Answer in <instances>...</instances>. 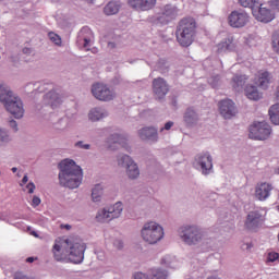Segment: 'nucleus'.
<instances>
[{
  "instance_id": "26",
  "label": "nucleus",
  "mask_w": 279,
  "mask_h": 279,
  "mask_svg": "<svg viewBox=\"0 0 279 279\" xmlns=\"http://www.w3.org/2000/svg\"><path fill=\"white\" fill-rule=\"evenodd\" d=\"M245 95L247 99H251L253 101H258V99L263 97V94L258 92V88L256 86H246Z\"/></svg>"
},
{
  "instance_id": "21",
  "label": "nucleus",
  "mask_w": 279,
  "mask_h": 279,
  "mask_svg": "<svg viewBox=\"0 0 279 279\" xmlns=\"http://www.w3.org/2000/svg\"><path fill=\"white\" fill-rule=\"evenodd\" d=\"M107 143H108L109 149L114 150V149H119V147H125L126 140L121 135L114 134L108 138Z\"/></svg>"
},
{
  "instance_id": "33",
  "label": "nucleus",
  "mask_w": 279,
  "mask_h": 279,
  "mask_svg": "<svg viewBox=\"0 0 279 279\" xmlns=\"http://www.w3.org/2000/svg\"><path fill=\"white\" fill-rule=\"evenodd\" d=\"M47 99H50L51 108H56L57 106H60L61 99L60 95H58L56 92H50L46 95Z\"/></svg>"
},
{
  "instance_id": "36",
  "label": "nucleus",
  "mask_w": 279,
  "mask_h": 279,
  "mask_svg": "<svg viewBox=\"0 0 279 279\" xmlns=\"http://www.w3.org/2000/svg\"><path fill=\"white\" fill-rule=\"evenodd\" d=\"M48 37L50 38L51 43H54L58 47L62 45V38L60 37V35L51 32L48 34Z\"/></svg>"
},
{
  "instance_id": "38",
  "label": "nucleus",
  "mask_w": 279,
  "mask_h": 279,
  "mask_svg": "<svg viewBox=\"0 0 279 279\" xmlns=\"http://www.w3.org/2000/svg\"><path fill=\"white\" fill-rule=\"evenodd\" d=\"M10 141V135L3 129H0V145L8 143Z\"/></svg>"
},
{
  "instance_id": "18",
  "label": "nucleus",
  "mask_w": 279,
  "mask_h": 279,
  "mask_svg": "<svg viewBox=\"0 0 279 279\" xmlns=\"http://www.w3.org/2000/svg\"><path fill=\"white\" fill-rule=\"evenodd\" d=\"M220 114L223 119H232L236 114V107H234V101L226 99L219 102Z\"/></svg>"
},
{
  "instance_id": "49",
  "label": "nucleus",
  "mask_w": 279,
  "mask_h": 279,
  "mask_svg": "<svg viewBox=\"0 0 279 279\" xmlns=\"http://www.w3.org/2000/svg\"><path fill=\"white\" fill-rule=\"evenodd\" d=\"M38 258H34V257H28L26 258V263H34L35 260H37Z\"/></svg>"
},
{
  "instance_id": "20",
  "label": "nucleus",
  "mask_w": 279,
  "mask_h": 279,
  "mask_svg": "<svg viewBox=\"0 0 279 279\" xmlns=\"http://www.w3.org/2000/svg\"><path fill=\"white\" fill-rule=\"evenodd\" d=\"M138 136L142 141H151L153 143H156V141H158V131L154 128H144L140 130Z\"/></svg>"
},
{
  "instance_id": "9",
  "label": "nucleus",
  "mask_w": 279,
  "mask_h": 279,
  "mask_svg": "<svg viewBox=\"0 0 279 279\" xmlns=\"http://www.w3.org/2000/svg\"><path fill=\"white\" fill-rule=\"evenodd\" d=\"M118 165L120 167H126V173L131 180H136V178L141 175L138 166L128 155H123L122 157L118 158Z\"/></svg>"
},
{
  "instance_id": "45",
  "label": "nucleus",
  "mask_w": 279,
  "mask_h": 279,
  "mask_svg": "<svg viewBox=\"0 0 279 279\" xmlns=\"http://www.w3.org/2000/svg\"><path fill=\"white\" fill-rule=\"evenodd\" d=\"M27 182H29V178L27 177V174H25L22 179L21 186H23V184H27Z\"/></svg>"
},
{
  "instance_id": "54",
  "label": "nucleus",
  "mask_w": 279,
  "mask_h": 279,
  "mask_svg": "<svg viewBox=\"0 0 279 279\" xmlns=\"http://www.w3.org/2000/svg\"><path fill=\"white\" fill-rule=\"evenodd\" d=\"M252 247V244H246V250H250Z\"/></svg>"
},
{
  "instance_id": "16",
  "label": "nucleus",
  "mask_w": 279,
  "mask_h": 279,
  "mask_svg": "<svg viewBox=\"0 0 279 279\" xmlns=\"http://www.w3.org/2000/svg\"><path fill=\"white\" fill-rule=\"evenodd\" d=\"M157 0H129V5L137 12H149L156 8Z\"/></svg>"
},
{
  "instance_id": "22",
  "label": "nucleus",
  "mask_w": 279,
  "mask_h": 279,
  "mask_svg": "<svg viewBox=\"0 0 279 279\" xmlns=\"http://www.w3.org/2000/svg\"><path fill=\"white\" fill-rule=\"evenodd\" d=\"M263 221V216L258 211H251L247 215L245 226L250 230L253 228H258V225Z\"/></svg>"
},
{
  "instance_id": "19",
  "label": "nucleus",
  "mask_w": 279,
  "mask_h": 279,
  "mask_svg": "<svg viewBox=\"0 0 279 279\" xmlns=\"http://www.w3.org/2000/svg\"><path fill=\"white\" fill-rule=\"evenodd\" d=\"M134 279H167V272L160 268H153L149 271V276L143 272H136Z\"/></svg>"
},
{
  "instance_id": "48",
  "label": "nucleus",
  "mask_w": 279,
  "mask_h": 279,
  "mask_svg": "<svg viewBox=\"0 0 279 279\" xmlns=\"http://www.w3.org/2000/svg\"><path fill=\"white\" fill-rule=\"evenodd\" d=\"M114 47H117V45L112 41L108 43V48L109 49H114Z\"/></svg>"
},
{
  "instance_id": "43",
  "label": "nucleus",
  "mask_w": 279,
  "mask_h": 279,
  "mask_svg": "<svg viewBox=\"0 0 279 279\" xmlns=\"http://www.w3.org/2000/svg\"><path fill=\"white\" fill-rule=\"evenodd\" d=\"M10 128H12L15 132L19 131V124H16V121L14 120L10 121Z\"/></svg>"
},
{
  "instance_id": "47",
  "label": "nucleus",
  "mask_w": 279,
  "mask_h": 279,
  "mask_svg": "<svg viewBox=\"0 0 279 279\" xmlns=\"http://www.w3.org/2000/svg\"><path fill=\"white\" fill-rule=\"evenodd\" d=\"M271 5H274L275 8H278L279 10V0H271Z\"/></svg>"
},
{
  "instance_id": "31",
  "label": "nucleus",
  "mask_w": 279,
  "mask_h": 279,
  "mask_svg": "<svg viewBox=\"0 0 279 279\" xmlns=\"http://www.w3.org/2000/svg\"><path fill=\"white\" fill-rule=\"evenodd\" d=\"M271 123L279 125V104L272 105L268 111Z\"/></svg>"
},
{
  "instance_id": "56",
  "label": "nucleus",
  "mask_w": 279,
  "mask_h": 279,
  "mask_svg": "<svg viewBox=\"0 0 279 279\" xmlns=\"http://www.w3.org/2000/svg\"><path fill=\"white\" fill-rule=\"evenodd\" d=\"M27 230H32V227H28Z\"/></svg>"
},
{
  "instance_id": "53",
  "label": "nucleus",
  "mask_w": 279,
  "mask_h": 279,
  "mask_svg": "<svg viewBox=\"0 0 279 279\" xmlns=\"http://www.w3.org/2000/svg\"><path fill=\"white\" fill-rule=\"evenodd\" d=\"M17 169L16 168H12V172L16 173Z\"/></svg>"
},
{
  "instance_id": "28",
  "label": "nucleus",
  "mask_w": 279,
  "mask_h": 279,
  "mask_svg": "<svg viewBox=\"0 0 279 279\" xmlns=\"http://www.w3.org/2000/svg\"><path fill=\"white\" fill-rule=\"evenodd\" d=\"M89 121H100L105 117H108V113L101 108H94L89 111Z\"/></svg>"
},
{
  "instance_id": "10",
  "label": "nucleus",
  "mask_w": 279,
  "mask_h": 279,
  "mask_svg": "<svg viewBox=\"0 0 279 279\" xmlns=\"http://www.w3.org/2000/svg\"><path fill=\"white\" fill-rule=\"evenodd\" d=\"M231 27L241 28L250 23V15L245 11H232L228 16Z\"/></svg>"
},
{
  "instance_id": "51",
  "label": "nucleus",
  "mask_w": 279,
  "mask_h": 279,
  "mask_svg": "<svg viewBox=\"0 0 279 279\" xmlns=\"http://www.w3.org/2000/svg\"><path fill=\"white\" fill-rule=\"evenodd\" d=\"M276 97H277V99L279 100V86L277 87Z\"/></svg>"
},
{
  "instance_id": "17",
  "label": "nucleus",
  "mask_w": 279,
  "mask_h": 279,
  "mask_svg": "<svg viewBox=\"0 0 279 279\" xmlns=\"http://www.w3.org/2000/svg\"><path fill=\"white\" fill-rule=\"evenodd\" d=\"M195 160L198 167H201L202 173H204V175H208L213 170V157L210 154L204 153L198 155Z\"/></svg>"
},
{
  "instance_id": "35",
  "label": "nucleus",
  "mask_w": 279,
  "mask_h": 279,
  "mask_svg": "<svg viewBox=\"0 0 279 279\" xmlns=\"http://www.w3.org/2000/svg\"><path fill=\"white\" fill-rule=\"evenodd\" d=\"M272 49L275 53H279V29L272 35Z\"/></svg>"
},
{
  "instance_id": "2",
  "label": "nucleus",
  "mask_w": 279,
  "mask_h": 279,
  "mask_svg": "<svg viewBox=\"0 0 279 279\" xmlns=\"http://www.w3.org/2000/svg\"><path fill=\"white\" fill-rule=\"evenodd\" d=\"M59 182L66 189H77L82 184L84 174L82 168L72 159H64L59 163Z\"/></svg>"
},
{
  "instance_id": "3",
  "label": "nucleus",
  "mask_w": 279,
  "mask_h": 279,
  "mask_svg": "<svg viewBox=\"0 0 279 279\" xmlns=\"http://www.w3.org/2000/svg\"><path fill=\"white\" fill-rule=\"evenodd\" d=\"M175 36L181 47H191L197 36V22L191 16L183 17L178 24Z\"/></svg>"
},
{
  "instance_id": "23",
  "label": "nucleus",
  "mask_w": 279,
  "mask_h": 279,
  "mask_svg": "<svg viewBox=\"0 0 279 279\" xmlns=\"http://www.w3.org/2000/svg\"><path fill=\"white\" fill-rule=\"evenodd\" d=\"M256 81L260 88H267V86H269V82H271V74L267 71L260 70L257 72Z\"/></svg>"
},
{
  "instance_id": "52",
  "label": "nucleus",
  "mask_w": 279,
  "mask_h": 279,
  "mask_svg": "<svg viewBox=\"0 0 279 279\" xmlns=\"http://www.w3.org/2000/svg\"><path fill=\"white\" fill-rule=\"evenodd\" d=\"M64 228H65V230H71V226L70 225H65Z\"/></svg>"
},
{
  "instance_id": "14",
  "label": "nucleus",
  "mask_w": 279,
  "mask_h": 279,
  "mask_svg": "<svg viewBox=\"0 0 279 279\" xmlns=\"http://www.w3.org/2000/svg\"><path fill=\"white\" fill-rule=\"evenodd\" d=\"M271 191H274V185L267 182L257 183L255 186V197L259 202H265L271 195Z\"/></svg>"
},
{
  "instance_id": "8",
  "label": "nucleus",
  "mask_w": 279,
  "mask_h": 279,
  "mask_svg": "<svg viewBox=\"0 0 279 279\" xmlns=\"http://www.w3.org/2000/svg\"><path fill=\"white\" fill-rule=\"evenodd\" d=\"M180 236L187 245H195L202 239V233L197 227H183L180 229Z\"/></svg>"
},
{
  "instance_id": "40",
  "label": "nucleus",
  "mask_w": 279,
  "mask_h": 279,
  "mask_svg": "<svg viewBox=\"0 0 279 279\" xmlns=\"http://www.w3.org/2000/svg\"><path fill=\"white\" fill-rule=\"evenodd\" d=\"M75 146L76 147H81V149H90V145H88V144H83V142H77L76 144H75Z\"/></svg>"
},
{
  "instance_id": "46",
  "label": "nucleus",
  "mask_w": 279,
  "mask_h": 279,
  "mask_svg": "<svg viewBox=\"0 0 279 279\" xmlns=\"http://www.w3.org/2000/svg\"><path fill=\"white\" fill-rule=\"evenodd\" d=\"M23 53L25 54H32V48H23Z\"/></svg>"
},
{
  "instance_id": "50",
  "label": "nucleus",
  "mask_w": 279,
  "mask_h": 279,
  "mask_svg": "<svg viewBox=\"0 0 279 279\" xmlns=\"http://www.w3.org/2000/svg\"><path fill=\"white\" fill-rule=\"evenodd\" d=\"M31 234H32V236L38 238V233L36 231H32Z\"/></svg>"
},
{
  "instance_id": "37",
  "label": "nucleus",
  "mask_w": 279,
  "mask_h": 279,
  "mask_svg": "<svg viewBox=\"0 0 279 279\" xmlns=\"http://www.w3.org/2000/svg\"><path fill=\"white\" fill-rule=\"evenodd\" d=\"M267 263H279V253L269 252L267 254Z\"/></svg>"
},
{
  "instance_id": "29",
  "label": "nucleus",
  "mask_w": 279,
  "mask_h": 279,
  "mask_svg": "<svg viewBox=\"0 0 279 279\" xmlns=\"http://www.w3.org/2000/svg\"><path fill=\"white\" fill-rule=\"evenodd\" d=\"M197 113L192 108H187L184 113V122L186 125H193L194 123H197Z\"/></svg>"
},
{
  "instance_id": "15",
  "label": "nucleus",
  "mask_w": 279,
  "mask_h": 279,
  "mask_svg": "<svg viewBox=\"0 0 279 279\" xmlns=\"http://www.w3.org/2000/svg\"><path fill=\"white\" fill-rule=\"evenodd\" d=\"M175 19H178V8L171 4H166L161 10L160 16L157 17V21L167 24Z\"/></svg>"
},
{
  "instance_id": "55",
  "label": "nucleus",
  "mask_w": 279,
  "mask_h": 279,
  "mask_svg": "<svg viewBox=\"0 0 279 279\" xmlns=\"http://www.w3.org/2000/svg\"><path fill=\"white\" fill-rule=\"evenodd\" d=\"M85 1H87L88 3H93L94 0H85Z\"/></svg>"
},
{
  "instance_id": "44",
  "label": "nucleus",
  "mask_w": 279,
  "mask_h": 279,
  "mask_svg": "<svg viewBox=\"0 0 279 279\" xmlns=\"http://www.w3.org/2000/svg\"><path fill=\"white\" fill-rule=\"evenodd\" d=\"M172 128H173V122H172V121H169V122H167V123L165 124V128L161 129V132H162L163 130H171Z\"/></svg>"
},
{
  "instance_id": "24",
  "label": "nucleus",
  "mask_w": 279,
  "mask_h": 279,
  "mask_svg": "<svg viewBox=\"0 0 279 279\" xmlns=\"http://www.w3.org/2000/svg\"><path fill=\"white\" fill-rule=\"evenodd\" d=\"M246 82H247L246 75L235 74L231 81V86H232L233 90L239 93L240 90H243V87L245 86Z\"/></svg>"
},
{
  "instance_id": "11",
  "label": "nucleus",
  "mask_w": 279,
  "mask_h": 279,
  "mask_svg": "<svg viewBox=\"0 0 279 279\" xmlns=\"http://www.w3.org/2000/svg\"><path fill=\"white\" fill-rule=\"evenodd\" d=\"M92 94L99 101H111V99H114V93L108 86L99 83L93 85Z\"/></svg>"
},
{
  "instance_id": "7",
  "label": "nucleus",
  "mask_w": 279,
  "mask_h": 279,
  "mask_svg": "<svg viewBox=\"0 0 279 279\" xmlns=\"http://www.w3.org/2000/svg\"><path fill=\"white\" fill-rule=\"evenodd\" d=\"M271 135V126L267 122H257L250 128V138L253 141H267Z\"/></svg>"
},
{
  "instance_id": "32",
  "label": "nucleus",
  "mask_w": 279,
  "mask_h": 279,
  "mask_svg": "<svg viewBox=\"0 0 279 279\" xmlns=\"http://www.w3.org/2000/svg\"><path fill=\"white\" fill-rule=\"evenodd\" d=\"M101 195H104V187H101V184L95 185L92 190L93 202H101Z\"/></svg>"
},
{
  "instance_id": "1",
  "label": "nucleus",
  "mask_w": 279,
  "mask_h": 279,
  "mask_svg": "<svg viewBox=\"0 0 279 279\" xmlns=\"http://www.w3.org/2000/svg\"><path fill=\"white\" fill-rule=\"evenodd\" d=\"M84 252H86V245L75 236L58 238L52 247L53 258L58 263L70 262L80 265L84 260Z\"/></svg>"
},
{
  "instance_id": "25",
  "label": "nucleus",
  "mask_w": 279,
  "mask_h": 279,
  "mask_svg": "<svg viewBox=\"0 0 279 279\" xmlns=\"http://www.w3.org/2000/svg\"><path fill=\"white\" fill-rule=\"evenodd\" d=\"M86 28H83L77 37V45L80 49H85V51H90V39L84 36Z\"/></svg>"
},
{
  "instance_id": "27",
  "label": "nucleus",
  "mask_w": 279,
  "mask_h": 279,
  "mask_svg": "<svg viewBox=\"0 0 279 279\" xmlns=\"http://www.w3.org/2000/svg\"><path fill=\"white\" fill-rule=\"evenodd\" d=\"M234 49V43L232 39L228 38L217 45L218 53H226V51H232Z\"/></svg>"
},
{
  "instance_id": "39",
  "label": "nucleus",
  "mask_w": 279,
  "mask_h": 279,
  "mask_svg": "<svg viewBox=\"0 0 279 279\" xmlns=\"http://www.w3.org/2000/svg\"><path fill=\"white\" fill-rule=\"evenodd\" d=\"M24 192L28 193L29 195H32L34 193V191H36V185L34 184V182H29L24 189Z\"/></svg>"
},
{
  "instance_id": "6",
  "label": "nucleus",
  "mask_w": 279,
  "mask_h": 279,
  "mask_svg": "<svg viewBox=\"0 0 279 279\" xmlns=\"http://www.w3.org/2000/svg\"><path fill=\"white\" fill-rule=\"evenodd\" d=\"M121 213H123V203L118 202L110 207L98 210L96 221H98V223H108V221H112V219H119Z\"/></svg>"
},
{
  "instance_id": "4",
  "label": "nucleus",
  "mask_w": 279,
  "mask_h": 279,
  "mask_svg": "<svg viewBox=\"0 0 279 279\" xmlns=\"http://www.w3.org/2000/svg\"><path fill=\"white\" fill-rule=\"evenodd\" d=\"M0 101L15 119H23V114H25L23 101L21 98L14 96L10 87L5 84H0Z\"/></svg>"
},
{
  "instance_id": "13",
  "label": "nucleus",
  "mask_w": 279,
  "mask_h": 279,
  "mask_svg": "<svg viewBox=\"0 0 279 279\" xmlns=\"http://www.w3.org/2000/svg\"><path fill=\"white\" fill-rule=\"evenodd\" d=\"M252 14L254 19H256V21H259L260 23H271V20L276 19L271 10L263 7V4H260L259 8L255 7L252 10Z\"/></svg>"
},
{
  "instance_id": "5",
  "label": "nucleus",
  "mask_w": 279,
  "mask_h": 279,
  "mask_svg": "<svg viewBox=\"0 0 279 279\" xmlns=\"http://www.w3.org/2000/svg\"><path fill=\"white\" fill-rule=\"evenodd\" d=\"M142 239L149 245H156L159 241L165 238V229L158 222L150 221L146 222L141 231Z\"/></svg>"
},
{
  "instance_id": "12",
  "label": "nucleus",
  "mask_w": 279,
  "mask_h": 279,
  "mask_svg": "<svg viewBox=\"0 0 279 279\" xmlns=\"http://www.w3.org/2000/svg\"><path fill=\"white\" fill-rule=\"evenodd\" d=\"M153 93L155 99H165L169 94V83L162 77L153 80Z\"/></svg>"
},
{
  "instance_id": "42",
  "label": "nucleus",
  "mask_w": 279,
  "mask_h": 279,
  "mask_svg": "<svg viewBox=\"0 0 279 279\" xmlns=\"http://www.w3.org/2000/svg\"><path fill=\"white\" fill-rule=\"evenodd\" d=\"M114 247H117L118 250H122L123 248V242L121 240H116L113 243Z\"/></svg>"
},
{
  "instance_id": "30",
  "label": "nucleus",
  "mask_w": 279,
  "mask_h": 279,
  "mask_svg": "<svg viewBox=\"0 0 279 279\" xmlns=\"http://www.w3.org/2000/svg\"><path fill=\"white\" fill-rule=\"evenodd\" d=\"M121 5L114 1L109 2L105 9L104 12L107 16H112L113 14H118Z\"/></svg>"
},
{
  "instance_id": "34",
  "label": "nucleus",
  "mask_w": 279,
  "mask_h": 279,
  "mask_svg": "<svg viewBox=\"0 0 279 279\" xmlns=\"http://www.w3.org/2000/svg\"><path fill=\"white\" fill-rule=\"evenodd\" d=\"M238 2L242 8H251L252 10L260 3L258 0H238Z\"/></svg>"
},
{
  "instance_id": "41",
  "label": "nucleus",
  "mask_w": 279,
  "mask_h": 279,
  "mask_svg": "<svg viewBox=\"0 0 279 279\" xmlns=\"http://www.w3.org/2000/svg\"><path fill=\"white\" fill-rule=\"evenodd\" d=\"M32 206H34V207L40 206V197L34 196L33 201H32Z\"/></svg>"
}]
</instances>
